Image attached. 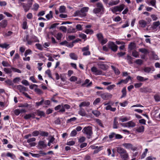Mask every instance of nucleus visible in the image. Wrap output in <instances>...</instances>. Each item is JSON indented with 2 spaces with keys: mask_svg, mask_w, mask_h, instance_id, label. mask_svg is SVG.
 <instances>
[{
  "mask_svg": "<svg viewBox=\"0 0 160 160\" xmlns=\"http://www.w3.org/2000/svg\"><path fill=\"white\" fill-rule=\"evenodd\" d=\"M5 82L9 86H11L12 85L13 83L12 82L11 80L10 79H8L5 81Z\"/></svg>",
  "mask_w": 160,
  "mask_h": 160,
  "instance_id": "obj_58",
  "label": "nucleus"
},
{
  "mask_svg": "<svg viewBox=\"0 0 160 160\" xmlns=\"http://www.w3.org/2000/svg\"><path fill=\"white\" fill-rule=\"evenodd\" d=\"M25 111L24 109H22L21 111H20L19 109H15L14 111V113L15 115H18L20 113V112H24Z\"/></svg>",
  "mask_w": 160,
  "mask_h": 160,
  "instance_id": "obj_25",
  "label": "nucleus"
},
{
  "mask_svg": "<svg viewBox=\"0 0 160 160\" xmlns=\"http://www.w3.org/2000/svg\"><path fill=\"white\" fill-rule=\"evenodd\" d=\"M34 114H28L26 115L24 117V118L25 119H28L30 118L31 117H33V118H34Z\"/></svg>",
  "mask_w": 160,
  "mask_h": 160,
  "instance_id": "obj_39",
  "label": "nucleus"
},
{
  "mask_svg": "<svg viewBox=\"0 0 160 160\" xmlns=\"http://www.w3.org/2000/svg\"><path fill=\"white\" fill-rule=\"evenodd\" d=\"M100 95L103 99H110L112 96V94L108 93H101Z\"/></svg>",
  "mask_w": 160,
  "mask_h": 160,
  "instance_id": "obj_9",
  "label": "nucleus"
},
{
  "mask_svg": "<svg viewBox=\"0 0 160 160\" xmlns=\"http://www.w3.org/2000/svg\"><path fill=\"white\" fill-rule=\"evenodd\" d=\"M66 10V7L64 6H60L59 11L60 12L63 13L65 12Z\"/></svg>",
  "mask_w": 160,
  "mask_h": 160,
  "instance_id": "obj_43",
  "label": "nucleus"
},
{
  "mask_svg": "<svg viewBox=\"0 0 160 160\" xmlns=\"http://www.w3.org/2000/svg\"><path fill=\"white\" fill-rule=\"evenodd\" d=\"M83 133L86 135L88 138H90L92 134V128L91 126H88L84 127L82 130Z\"/></svg>",
  "mask_w": 160,
  "mask_h": 160,
  "instance_id": "obj_4",
  "label": "nucleus"
},
{
  "mask_svg": "<svg viewBox=\"0 0 160 160\" xmlns=\"http://www.w3.org/2000/svg\"><path fill=\"white\" fill-rule=\"evenodd\" d=\"M77 134V132L75 130H73L70 133V136L71 137H74Z\"/></svg>",
  "mask_w": 160,
  "mask_h": 160,
  "instance_id": "obj_56",
  "label": "nucleus"
},
{
  "mask_svg": "<svg viewBox=\"0 0 160 160\" xmlns=\"http://www.w3.org/2000/svg\"><path fill=\"white\" fill-rule=\"evenodd\" d=\"M122 126L126 127H134L136 125V124L132 121H130L127 123H121Z\"/></svg>",
  "mask_w": 160,
  "mask_h": 160,
  "instance_id": "obj_8",
  "label": "nucleus"
},
{
  "mask_svg": "<svg viewBox=\"0 0 160 160\" xmlns=\"http://www.w3.org/2000/svg\"><path fill=\"white\" fill-rule=\"evenodd\" d=\"M135 47V45L133 43H131L128 45V49L130 51H132L134 49Z\"/></svg>",
  "mask_w": 160,
  "mask_h": 160,
  "instance_id": "obj_37",
  "label": "nucleus"
},
{
  "mask_svg": "<svg viewBox=\"0 0 160 160\" xmlns=\"http://www.w3.org/2000/svg\"><path fill=\"white\" fill-rule=\"evenodd\" d=\"M37 114L38 116L40 117H44L45 115V113L43 111H40L39 110H37Z\"/></svg>",
  "mask_w": 160,
  "mask_h": 160,
  "instance_id": "obj_29",
  "label": "nucleus"
},
{
  "mask_svg": "<svg viewBox=\"0 0 160 160\" xmlns=\"http://www.w3.org/2000/svg\"><path fill=\"white\" fill-rule=\"evenodd\" d=\"M137 79L138 80L141 82H143L144 81V78L140 76H138L137 77Z\"/></svg>",
  "mask_w": 160,
  "mask_h": 160,
  "instance_id": "obj_64",
  "label": "nucleus"
},
{
  "mask_svg": "<svg viewBox=\"0 0 160 160\" xmlns=\"http://www.w3.org/2000/svg\"><path fill=\"white\" fill-rule=\"evenodd\" d=\"M129 119V118L126 117H121L119 118V120L121 121L122 122L127 121Z\"/></svg>",
  "mask_w": 160,
  "mask_h": 160,
  "instance_id": "obj_33",
  "label": "nucleus"
},
{
  "mask_svg": "<svg viewBox=\"0 0 160 160\" xmlns=\"http://www.w3.org/2000/svg\"><path fill=\"white\" fill-rule=\"evenodd\" d=\"M62 34L61 32H58L57 34H56V36H55L56 38L58 40H60L62 37Z\"/></svg>",
  "mask_w": 160,
  "mask_h": 160,
  "instance_id": "obj_46",
  "label": "nucleus"
},
{
  "mask_svg": "<svg viewBox=\"0 0 160 160\" xmlns=\"http://www.w3.org/2000/svg\"><path fill=\"white\" fill-rule=\"evenodd\" d=\"M76 28L78 31H81L82 30V26L80 24H78L76 25Z\"/></svg>",
  "mask_w": 160,
  "mask_h": 160,
  "instance_id": "obj_57",
  "label": "nucleus"
},
{
  "mask_svg": "<svg viewBox=\"0 0 160 160\" xmlns=\"http://www.w3.org/2000/svg\"><path fill=\"white\" fill-rule=\"evenodd\" d=\"M148 151V149L147 148L145 149L144 152L142 153L141 156V159H143L146 156Z\"/></svg>",
  "mask_w": 160,
  "mask_h": 160,
  "instance_id": "obj_45",
  "label": "nucleus"
},
{
  "mask_svg": "<svg viewBox=\"0 0 160 160\" xmlns=\"http://www.w3.org/2000/svg\"><path fill=\"white\" fill-rule=\"evenodd\" d=\"M17 88L20 92H23L26 91V88L21 85H18L17 86Z\"/></svg>",
  "mask_w": 160,
  "mask_h": 160,
  "instance_id": "obj_20",
  "label": "nucleus"
},
{
  "mask_svg": "<svg viewBox=\"0 0 160 160\" xmlns=\"http://www.w3.org/2000/svg\"><path fill=\"white\" fill-rule=\"evenodd\" d=\"M139 51L144 54H147L148 53V50L145 48H140L139 49Z\"/></svg>",
  "mask_w": 160,
  "mask_h": 160,
  "instance_id": "obj_21",
  "label": "nucleus"
},
{
  "mask_svg": "<svg viewBox=\"0 0 160 160\" xmlns=\"http://www.w3.org/2000/svg\"><path fill=\"white\" fill-rule=\"evenodd\" d=\"M11 69H12V71L14 72H17L19 73H21L22 72L21 71L18 69L13 67H11Z\"/></svg>",
  "mask_w": 160,
  "mask_h": 160,
  "instance_id": "obj_47",
  "label": "nucleus"
},
{
  "mask_svg": "<svg viewBox=\"0 0 160 160\" xmlns=\"http://www.w3.org/2000/svg\"><path fill=\"white\" fill-rule=\"evenodd\" d=\"M8 24V21L6 19L2 20L0 22V26L3 28H5Z\"/></svg>",
  "mask_w": 160,
  "mask_h": 160,
  "instance_id": "obj_13",
  "label": "nucleus"
},
{
  "mask_svg": "<svg viewBox=\"0 0 160 160\" xmlns=\"http://www.w3.org/2000/svg\"><path fill=\"white\" fill-rule=\"evenodd\" d=\"M118 118L115 117L114 118L113 121V128L116 129L118 128Z\"/></svg>",
  "mask_w": 160,
  "mask_h": 160,
  "instance_id": "obj_16",
  "label": "nucleus"
},
{
  "mask_svg": "<svg viewBox=\"0 0 160 160\" xmlns=\"http://www.w3.org/2000/svg\"><path fill=\"white\" fill-rule=\"evenodd\" d=\"M111 67L114 71L116 75H119L120 74V72L118 68H116L115 66L113 65H111Z\"/></svg>",
  "mask_w": 160,
  "mask_h": 160,
  "instance_id": "obj_17",
  "label": "nucleus"
},
{
  "mask_svg": "<svg viewBox=\"0 0 160 160\" xmlns=\"http://www.w3.org/2000/svg\"><path fill=\"white\" fill-rule=\"evenodd\" d=\"M122 95L121 96V98L125 97L126 95V90L125 88H122Z\"/></svg>",
  "mask_w": 160,
  "mask_h": 160,
  "instance_id": "obj_38",
  "label": "nucleus"
},
{
  "mask_svg": "<svg viewBox=\"0 0 160 160\" xmlns=\"http://www.w3.org/2000/svg\"><path fill=\"white\" fill-rule=\"evenodd\" d=\"M90 102L88 101H84L81 103L79 105L80 107H87L90 105Z\"/></svg>",
  "mask_w": 160,
  "mask_h": 160,
  "instance_id": "obj_18",
  "label": "nucleus"
},
{
  "mask_svg": "<svg viewBox=\"0 0 160 160\" xmlns=\"http://www.w3.org/2000/svg\"><path fill=\"white\" fill-rule=\"evenodd\" d=\"M122 145L126 149H131L132 151H135L137 149V148L133 146L132 144L130 143H123Z\"/></svg>",
  "mask_w": 160,
  "mask_h": 160,
  "instance_id": "obj_7",
  "label": "nucleus"
},
{
  "mask_svg": "<svg viewBox=\"0 0 160 160\" xmlns=\"http://www.w3.org/2000/svg\"><path fill=\"white\" fill-rule=\"evenodd\" d=\"M30 154L32 157L37 158H39L41 156L39 154H35L30 152Z\"/></svg>",
  "mask_w": 160,
  "mask_h": 160,
  "instance_id": "obj_53",
  "label": "nucleus"
},
{
  "mask_svg": "<svg viewBox=\"0 0 160 160\" xmlns=\"http://www.w3.org/2000/svg\"><path fill=\"white\" fill-rule=\"evenodd\" d=\"M132 56L135 58H138L139 57L138 53L136 50H135L132 51Z\"/></svg>",
  "mask_w": 160,
  "mask_h": 160,
  "instance_id": "obj_36",
  "label": "nucleus"
},
{
  "mask_svg": "<svg viewBox=\"0 0 160 160\" xmlns=\"http://www.w3.org/2000/svg\"><path fill=\"white\" fill-rule=\"evenodd\" d=\"M78 78L74 76H72L70 78V80L72 82H75L77 80Z\"/></svg>",
  "mask_w": 160,
  "mask_h": 160,
  "instance_id": "obj_61",
  "label": "nucleus"
},
{
  "mask_svg": "<svg viewBox=\"0 0 160 160\" xmlns=\"http://www.w3.org/2000/svg\"><path fill=\"white\" fill-rule=\"evenodd\" d=\"M4 71L7 74H10L12 72V69L11 68H4Z\"/></svg>",
  "mask_w": 160,
  "mask_h": 160,
  "instance_id": "obj_28",
  "label": "nucleus"
},
{
  "mask_svg": "<svg viewBox=\"0 0 160 160\" xmlns=\"http://www.w3.org/2000/svg\"><path fill=\"white\" fill-rule=\"evenodd\" d=\"M118 2H119L118 1H112L110 2L109 3V4L110 6H112L117 4Z\"/></svg>",
  "mask_w": 160,
  "mask_h": 160,
  "instance_id": "obj_51",
  "label": "nucleus"
},
{
  "mask_svg": "<svg viewBox=\"0 0 160 160\" xmlns=\"http://www.w3.org/2000/svg\"><path fill=\"white\" fill-rule=\"evenodd\" d=\"M141 91L145 93H150L152 92V89L148 88H143L141 89Z\"/></svg>",
  "mask_w": 160,
  "mask_h": 160,
  "instance_id": "obj_14",
  "label": "nucleus"
},
{
  "mask_svg": "<svg viewBox=\"0 0 160 160\" xmlns=\"http://www.w3.org/2000/svg\"><path fill=\"white\" fill-rule=\"evenodd\" d=\"M91 71L93 72L95 75H101L102 72L100 70H98L97 68L95 67H93L91 69Z\"/></svg>",
  "mask_w": 160,
  "mask_h": 160,
  "instance_id": "obj_10",
  "label": "nucleus"
},
{
  "mask_svg": "<svg viewBox=\"0 0 160 160\" xmlns=\"http://www.w3.org/2000/svg\"><path fill=\"white\" fill-rule=\"evenodd\" d=\"M132 58L129 55L127 56V59L129 61L130 63H132Z\"/></svg>",
  "mask_w": 160,
  "mask_h": 160,
  "instance_id": "obj_60",
  "label": "nucleus"
},
{
  "mask_svg": "<svg viewBox=\"0 0 160 160\" xmlns=\"http://www.w3.org/2000/svg\"><path fill=\"white\" fill-rule=\"evenodd\" d=\"M75 16H79L81 17H84L80 10H77L74 13Z\"/></svg>",
  "mask_w": 160,
  "mask_h": 160,
  "instance_id": "obj_24",
  "label": "nucleus"
},
{
  "mask_svg": "<svg viewBox=\"0 0 160 160\" xmlns=\"http://www.w3.org/2000/svg\"><path fill=\"white\" fill-rule=\"evenodd\" d=\"M50 103V101H44L43 103V106L44 107H47L46 105H48Z\"/></svg>",
  "mask_w": 160,
  "mask_h": 160,
  "instance_id": "obj_54",
  "label": "nucleus"
},
{
  "mask_svg": "<svg viewBox=\"0 0 160 160\" xmlns=\"http://www.w3.org/2000/svg\"><path fill=\"white\" fill-rule=\"evenodd\" d=\"M156 159L155 157H153L152 156H150L147 157L146 159V160H155Z\"/></svg>",
  "mask_w": 160,
  "mask_h": 160,
  "instance_id": "obj_63",
  "label": "nucleus"
},
{
  "mask_svg": "<svg viewBox=\"0 0 160 160\" xmlns=\"http://www.w3.org/2000/svg\"><path fill=\"white\" fill-rule=\"evenodd\" d=\"M78 113L82 116H85L86 115V113L85 110L82 108H80L78 111Z\"/></svg>",
  "mask_w": 160,
  "mask_h": 160,
  "instance_id": "obj_15",
  "label": "nucleus"
},
{
  "mask_svg": "<svg viewBox=\"0 0 160 160\" xmlns=\"http://www.w3.org/2000/svg\"><path fill=\"white\" fill-rule=\"evenodd\" d=\"M38 146L39 148L42 149L46 147L47 145L45 143V142L43 141L40 140L38 143Z\"/></svg>",
  "mask_w": 160,
  "mask_h": 160,
  "instance_id": "obj_11",
  "label": "nucleus"
},
{
  "mask_svg": "<svg viewBox=\"0 0 160 160\" xmlns=\"http://www.w3.org/2000/svg\"><path fill=\"white\" fill-rule=\"evenodd\" d=\"M40 135L42 137H47L48 135V133L47 132L40 131Z\"/></svg>",
  "mask_w": 160,
  "mask_h": 160,
  "instance_id": "obj_26",
  "label": "nucleus"
},
{
  "mask_svg": "<svg viewBox=\"0 0 160 160\" xmlns=\"http://www.w3.org/2000/svg\"><path fill=\"white\" fill-rule=\"evenodd\" d=\"M108 46L109 48L114 52H116L117 51L118 46L113 42H109Z\"/></svg>",
  "mask_w": 160,
  "mask_h": 160,
  "instance_id": "obj_6",
  "label": "nucleus"
},
{
  "mask_svg": "<svg viewBox=\"0 0 160 160\" xmlns=\"http://www.w3.org/2000/svg\"><path fill=\"white\" fill-rule=\"evenodd\" d=\"M102 147H99L98 148L94 150L93 153L94 154L98 153L99 151L101 150Z\"/></svg>",
  "mask_w": 160,
  "mask_h": 160,
  "instance_id": "obj_55",
  "label": "nucleus"
},
{
  "mask_svg": "<svg viewBox=\"0 0 160 160\" xmlns=\"http://www.w3.org/2000/svg\"><path fill=\"white\" fill-rule=\"evenodd\" d=\"M45 73L46 74H47L48 75V77L52 79L53 80H54V78L52 77L51 71L50 69L47 70L46 72Z\"/></svg>",
  "mask_w": 160,
  "mask_h": 160,
  "instance_id": "obj_31",
  "label": "nucleus"
},
{
  "mask_svg": "<svg viewBox=\"0 0 160 160\" xmlns=\"http://www.w3.org/2000/svg\"><path fill=\"white\" fill-rule=\"evenodd\" d=\"M69 56L72 59L75 60H77L78 58L77 55L74 53H70L69 54Z\"/></svg>",
  "mask_w": 160,
  "mask_h": 160,
  "instance_id": "obj_22",
  "label": "nucleus"
},
{
  "mask_svg": "<svg viewBox=\"0 0 160 160\" xmlns=\"http://www.w3.org/2000/svg\"><path fill=\"white\" fill-rule=\"evenodd\" d=\"M150 4L152 6L155 8H156V0H151L150 1Z\"/></svg>",
  "mask_w": 160,
  "mask_h": 160,
  "instance_id": "obj_59",
  "label": "nucleus"
},
{
  "mask_svg": "<svg viewBox=\"0 0 160 160\" xmlns=\"http://www.w3.org/2000/svg\"><path fill=\"white\" fill-rule=\"evenodd\" d=\"M144 128L143 126H141L137 128L136 131L138 132H142L144 131Z\"/></svg>",
  "mask_w": 160,
  "mask_h": 160,
  "instance_id": "obj_27",
  "label": "nucleus"
},
{
  "mask_svg": "<svg viewBox=\"0 0 160 160\" xmlns=\"http://www.w3.org/2000/svg\"><path fill=\"white\" fill-rule=\"evenodd\" d=\"M36 139L35 138L33 137L28 139L27 140V142L30 143L31 142H34L36 141Z\"/></svg>",
  "mask_w": 160,
  "mask_h": 160,
  "instance_id": "obj_49",
  "label": "nucleus"
},
{
  "mask_svg": "<svg viewBox=\"0 0 160 160\" xmlns=\"http://www.w3.org/2000/svg\"><path fill=\"white\" fill-rule=\"evenodd\" d=\"M35 46H36L38 50L41 51L43 50V48L42 46L39 43H36L35 44Z\"/></svg>",
  "mask_w": 160,
  "mask_h": 160,
  "instance_id": "obj_52",
  "label": "nucleus"
},
{
  "mask_svg": "<svg viewBox=\"0 0 160 160\" xmlns=\"http://www.w3.org/2000/svg\"><path fill=\"white\" fill-rule=\"evenodd\" d=\"M34 91L38 94H41L42 93V90L38 88H35L34 89Z\"/></svg>",
  "mask_w": 160,
  "mask_h": 160,
  "instance_id": "obj_48",
  "label": "nucleus"
},
{
  "mask_svg": "<svg viewBox=\"0 0 160 160\" xmlns=\"http://www.w3.org/2000/svg\"><path fill=\"white\" fill-rule=\"evenodd\" d=\"M9 46V44H7L6 43H4L2 44H0V47L2 48H5L6 49H7L8 48V47Z\"/></svg>",
  "mask_w": 160,
  "mask_h": 160,
  "instance_id": "obj_34",
  "label": "nucleus"
},
{
  "mask_svg": "<svg viewBox=\"0 0 160 160\" xmlns=\"http://www.w3.org/2000/svg\"><path fill=\"white\" fill-rule=\"evenodd\" d=\"M124 7L125 5L123 4L115 6L112 8L111 11L113 13H115L118 11L121 12L124 9Z\"/></svg>",
  "mask_w": 160,
  "mask_h": 160,
  "instance_id": "obj_5",
  "label": "nucleus"
},
{
  "mask_svg": "<svg viewBox=\"0 0 160 160\" xmlns=\"http://www.w3.org/2000/svg\"><path fill=\"white\" fill-rule=\"evenodd\" d=\"M46 17L48 20H49L50 18H53L52 12L51 11H50L49 13L46 15Z\"/></svg>",
  "mask_w": 160,
  "mask_h": 160,
  "instance_id": "obj_30",
  "label": "nucleus"
},
{
  "mask_svg": "<svg viewBox=\"0 0 160 160\" xmlns=\"http://www.w3.org/2000/svg\"><path fill=\"white\" fill-rule=\"evenodd\" d=\"M117 150L122 160H128L129 159V154L125 149L121 147H118L117 148Z\"/></svg>",
  "mask_w": 160,
  "mask_h": 160,
  "instance_id": "obj_1",
  "label": "nucleus"
},
{
  "mask_svg": "<svg viewBox=\"0 0 160 160\" xmlns=\"http://www.w3.org/2000/svg\"><path fill=\"white\" fill-rule=\"evenodd\" d=\"M40 134V131L37 130H35L32 133V135L34 137L38 136Z\"/></svg>",
  "mask_w": 160,
  "mask_h": 160,
  "instance_id": "obj_42",
  "label": "nucleus"
},
{
  "mask_svg": "<svg viewBox=\"0 0 160 160\" xmlns=\"http://www.w3.org/2000/svg\"><path fill=\"white\" fill-rule=\"evenodd\" d=\"M22 28L24 30L28 28V26H27V23L26 21H25L23 22L22 24Z\"/></svg>",
  "mask_w": 160,
  "mask_h": 160,
  "instance_id": "obj_40",
  "label": "nucleus"
},
{
  "mask_svg": "<svg viewBox=\"0 0 160 160\" xmlns=\"http://www.w3.org/2000/svg\"><path fill=\"white\" fill-rule=\"evenodd\" d=\"M22 7L23 8H24V11L26 12H27L29 9V7L27 5H25L24 3H22Z\"/></svg>",
  "mask_w": 160,
  "mask_h": 160,
  "instance_id": "obj_44",
  "label": "nucleus"
},
{
  "mask_svg": "<svg viewBox=\"0 0 160 160\" xmlns=\"http://www.w3.org/2000/svg\"><path fill=\"white\" fill-rule=\"evenodd\" d=\"M88 7H84L81 8L80 10V12H81V13L82 14L84 17L86 16L87 14L86 12H88Z\"/></svg>",
  "mask_w": 160,
  "mask_h": 160,
  "instance_id": "obj_12",
  "label": "nucleus"
},
{
  "mask_svg": "<svg viewBox=\"0 0 160 160\" xmlns=\"http://www.w3.org/2000/svg\"><path fill=\"white\" fill-rule=\"evenodd\" d=\"M139 23L141 27L144 28L147 24V22L144 20H141L139 21Z\"/></svg>",
  "mask_w": 160,
  "mask_h": 160,
  "instance_id": "obj_19",
  "label": "nucleus"
},
{
  "mask_svg": "<svg viewBox=\"0 0 160 160\" xmlns=\"http://www.w3.org/2000/svg\"><path fill=\"white\" fill-rule=\"evenodd\" d=\"M92 112L96 117H98L100 114V112L98 110H92Z\"/></svg>",
  "mask_w": 160,
  "mask_h": 160,
  "instance_id": "obj_35",
  "label": "nucleus"
},
{
  "mask_svg": "<svg viewBox=\"0 0 160 160\" xmlns=\"http://www.w3.org/2000/svg\"><path fill=\"white\" fill-rule=\"evenodd\" d=\"M29 35H27L26 36L25 38H24L23 40L24 42L27 41V43L28 45H31L33 42H39L38 38L35 36H32L30 39H29Z\"/></svg>",
  "mask_w": 160,
  "mask_h": 160,
  "instance_id": "obj_3",
  "label": "nucleus"
},
{
  "mask_svg": "<svg viewBox=\"0 0 160 160\" xmlns=\"http://www.w3.org/2000/svg\"><path fill=\"white\" fill-rule=\"evenodd\" d=\"M32 52V51L29 49L27 50L25 52L24 56L26 57L28 55Z\"/></svg>",
  "mask_w": 160,
  "mask_h": 160,
  "instance_id": "obj_62",
  "label": "nucleus"
},
{
  "mask_svg": "<svg viewBox=\"0 0 160 160\" xmlns=\"http://www.w3.org/2000/svg\"><path fill=\"white\" fill-rule=\"evenodd\" d=\"M98 65L99 66L100 68L103 69V70H106L107 68L106 65L104 64L98 63Z\"/></svg>",
  "mask_w": 160,
  "mask_h": 160,
  "instance_id": "obj_32",
  "label": "nucleus"
},
{
  "mask_svg": "<svg viewBox=\"0 0 160 160\" xmlns=\"http://www.w3.org/2000/svg\"><path fill=\"white\" fill-rule=\"evenodd\" d=\"M108 41V39L107 38H105L104 39L103 38L99 42H100L101 45H103L106 44L107 42Z\"/></svg>",
  "mask_w": 160,
  "mask_h": 160,
  "instance_id": "obj_50",
  "label": "nucleus"
},
{
  "mask_svg": "<svg viewBox=\"0 0 160 160\" xmlns=\"http://www.w3.org/2000/svg\"><path fill=\"white\" fill-rule=\"evenodd\" d=\"M96 36L99 41L104 38L102 34L101 33L97 34Z\"/></svg>",
  "mask_w": 160,
  "mask_h": 160,
  "instance_id": "obj_23",
  "label": "nucleus"
},
{
  "mask_svg": "<svg viewBox=\"0 0 160 160\" xmlns=\"http://www.w3.org/2000/svg\"><path fill=\"white\" fill-rule=\"evenodd\" d=\"M143 70L145 72L148 73L151 71V68L149 67H145L144 68Z\"/></svg>",
  "mask_w": 160,
  "mask_h": 160,
  "instance_id": "obj_41",
  "label": "nucleus"
},
{
  "mask_svg": "<svg viewBox=\"0 0 160 160\" xmlns=\"http://www.w3.org/2000/svg\"><path fill=\"white\" fill-rule=\"evenodd\" d=\"M96 8L93 10V12L95 14H103L104 12L105 8L102 3L98 2L96 4Z\"/></svg>",
  "mask_w": 160,
  "mask_h": 160,
  "instance_id": "obj_2",
  "label": "nucleus"
}]
</instances>
